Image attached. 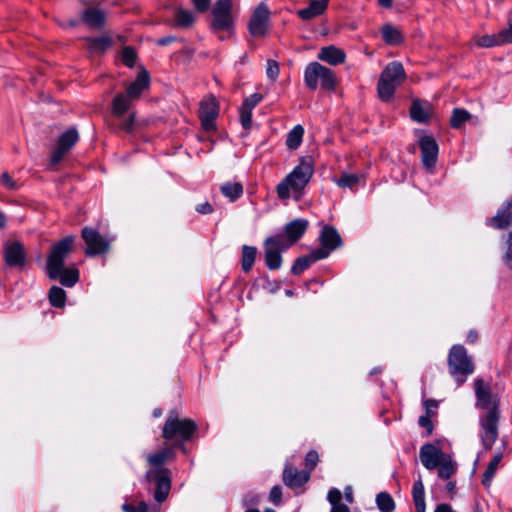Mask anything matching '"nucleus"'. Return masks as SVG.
<instances>
[{"label": "nucleus", "instance_id": "f257e3e1", "mask_svg": "<svg viewBox=\"0 0 512 512\" xmlns=\"http://www.w3.org/2000/svg\"><path fill=\"white\" fill-rule=\"evenodd\" d=\"M474 392L476 407L487 411L479 419L481 443L485 450H491L498 438L500 398L492 392L490 384L482 378L474 380Z\"/></svg>", "mask_w": 512, "mask_h": 512}, {"label": "nucleus", "instance_id": "f03ea898", "mask_svg": "<svg viewBox=\"0 0 512 512\" xmlns=\"http://www.w3.org/2000/svg\"><path fill=\"white\" fill-rule=\"evenodd\" d=\"M198 431L197 423L190 418H181L176 409L169 411L162 428V437L179 447L182 453L187 454L186 443L191 441Z\"/></svg>", "mask_w": 512, "mask_h": 512}, {"label": "nucleus", "instance_id": "7ed1b4c3", "mask_svg": "<svg viewBox=\"0 0 512 512\" xmlns=\"http://www.w3.org/2000/svg\"><path fill=\"white\" fill-rule=\"evenodd\" d=\"M314 174L311 158H302L299 164L277 185V195L281 200L290 198V191L302 193Z\"/></svg>", "mask_w": 512, "mask_h": 512}, {"label": "nucleus", "instance_id": "20e7f679", "mask_svg": "<svg viewBox=\"0 0 512 512\" xmlns=\"http://www.w3.org/2000/svg\"><path fill=\"white\" fill-rule=\"evenodd\" d=\"M447 366L457 387H461L475 371V364L467 349L461 344L453 345L448 352Z\"/></svg>", "mask_w": 512, "mask_h": 512}, {"label": "nucleus", "instance_id": "39448f33", "mask_svg": "<svg viewBox=\"0 0 512 512\" xmlns=\"http://www.w3.org/2000/svg\"><path fill=\"white\" fill-rule=\"evenodd\" d=\"M406 73L401 62L393 61L383 69L378 84L377 91L379 98L384 102H389L394 93L404 80Z\"/></svg>", "mask_w": 512, "mask_h": 512}, {"label": "nucleus", "instance_id": "423d86ee", "mask_svg": "<svg viewBox=\"0 0 512 512\" xmlns=\"http://www.w3.org/2000/svg\"><path fill=\"white\" fill-rule=\"evenodd\" d=\"M486 225L497 230L512 227V195L498 208L496 214L486 220ZM506 251L503 255L504 264L512 270V230L507 234Z\"/></svg>", "mask_w": 512, "mask_h": 512}, {"label": "nucleus", "instance_id": "0eeeda50", "mask_svg": "<svg viewBox=\"0 0 512 512\" xmlns=\"http://www.w3.org/2000/svg\"><path fill=\"white\" fill-rule=\"evenodd\" d=\"M75 236L68 235L53 244L47 256L45 272L50 280H55L59 269L65 266V260L73 250Z\"/></svg>", "mask_w": 512, "mask_h": 512}, {"label": "nucleus", "instance_id": "6e6552de", "mask_svg": "<svg viewBox=\"0 0 512 512\" xmlns=\"http://www.w3.org/2000/svg\"><path fill=\"white\" fill-rule=\"evenodd\" d=\"M304 82L310 90H316L320 85L323 90L333 91L336 87V75L333 70L319 62H312L305 68Z\"/></svg>", "mask_w": 512, "mask_h": 512}, {"label": "nucleus", "instance_id": "1a4fd4ad", "mask_svg": "<svg viewBox=\"0 0 512 512\" xmlns=\"http://www.w3.org/2000/svg\"><path fill=\"white\" fill-rule=\"evenodd\" d=\"M133 102L125 93H118L111 103V114L119 119L118 129L129 134L134 131L135 113H130L126 118H124V115L130 110Z\"/></svg>", "mask_w": 512, "mask_h": 512}, {"label": "nucleus", "instance_id": "9d476101", "mask_svg": "<svg viewBox=\"0 0 512 512\" xmlns=\"http://www.w3.org/2000/svg\"><path fill=\"white\" fill-rule=\"evenodd\" d=\"M211 14L212 19L210 27L214 32H231L234 29L232 0H216L212 7Z\"/></svg>", "mask_w": 512, "mask_h": 512}, {"label": "nucleus", "instance_id": "9b49d317", "mask_svg": "<svg viewBox=\"0 0 512 512\" xmlns=\"http://www.w3.org/2000/svg\"><path fill=\"white\" fill-rule=\"evenodd\" d=\"M81 237L86 244L85 255L94 257L106 254L110 250L112 238L103 236L92 227H84L81 231Z\"/></svg>", "mask_w": 512, "mask_h": 512}, {"label": "nucleus", "instance_id": "f8f14e48", "mask_svg": "<svg viewBox=\"0 0 512 512\" xmlns=\"http://www.w3.org/2000/svg\"><path fill=\"white\" fill-rule=\"evenodd\" d=\"M285 236L274 235L264 241V258L268 269L277 270L282 265V253L288 249Z\"/></svg>", "mask_w": 512, "mask_h": 512}, {"label": "nucleus", "instance_id": "ddd939ff", "mask_svg": "<svg viewBox=\"0 0 512 512\" xmlns=\"http://www.w3.org/2000/svg\"><path fill=\"white\" fill-rule=\"evenodd\" d=\"M320 247L314 249L318 257L327 258L331 252L343 245L342 238L334 226L323 224L318 237Z\"/></svg>", "mask_w": 512, "mask_h": 512}, {"label": "nucleus", "instance_id": "4468645a", "mask_svg": "<svg viewBox=\"0 0 512 512\" xmlns=\"http://www.w3.org/2000/svg\"><path fill=\"white\" fill-rule=\"evenodd\" d=\"M270 10L265 2L259 3L248 22L249 33L256 38L265 37L270 29Z\"/></svg>", "mask_w": 512, "mask_h": 512}, {"label": "nucleus", "instance_id": "2eb2a0df", "mask_svg": "<svg viewBox=\"0 0 512 512\" xmlns=\"http://www.w3.org/2000/svg\"><path fill=\"white\" fill-rule=\"evenodd\" d=\"M146 478L155 485L154 499L158 503L164 502L171 489L170 470L168 468L150 469L146 473Z\"/></svg>", "mask_w": 512, "mask_h": 512}, {"label": "nucleus", "instance_id": "dca6fc26", "mask_svg": "<svg viewBox=\"0 0 512 512\" xmlns=\"http://www.w3.org/2000/svg\"><path fill=\"white\" fill-rule=\"evenodd\" d=\"M199 118L201 126L206 132L216 130V119L219 115V103L215 96L207 95L200 102Z\"/></svg>", "mask_w": 512, "mask_h": 512}, {"label": "nucleus", "instance_id": "f3484780", "mask_svg": "<svg viewBox=\"0 0 512 512\" xmlns=\"http://www.w3.org/2000/svg\"><path fill=\"white\" fill-rule=\"evenodd\" d=\"M3 260L7 267L23 270L28 262L24 245L19 241L6 242L3 247Z\"/></svg>", "mask_w": 512, "mask_h": 512}, {"label": "nucleus", "instance_id": "a211bd4d", "mask_svg": "<svg viewBox=\"0 0 512 512\" xmlns=\"http://www.w3.org/2000/svg\"><path fill=\"white\" fill-rule=\"evenodd\" d=\"M79 141V133L75 127H71L63 132L57 140L56 148L52 151L50 156V164L57 165L64 156L73 148Z\"/></svg>", "mask_w": 512, "mask_h": 512}, {"label": "nucleus", "instance_id": "6ab92c4d", "mask_svg": "<svg viewBox=\"0 0 512 512\" xmlns=\"http://www.w3.org/2000/svg\"><path fill=\"white\" fill-rule=\"evenodd\" d=\"M418 145L421 150V160L427 170H433L438 159L439 146L431 135L419 137Z\"/></svg>", "mask_w": 512, "mask_h": 512}, {"label": "nucleus", "instance_id": "aec40b11", "mask_svg": "<svg viewBox=\"0 0 512 512\" xmlns=\"http://www.w3.org/2000/svg\"><path fill=\"white\" fill-rule=\"evenodd\" d=\"M420 460L423 466L428 470H434L444 460V453L431 443H426L420 448Z\"/></svg>", "mask_w": 512, "mask_h": 512}, {"label": "nucleus", "instance_id": "412c9836", "mask_svg": "<svg viewBox=\"0 0 512 512\" xmlns=\"http://www.w3.org/2000/svg\"><path fill=\"white\" fill-rule=\"evenodd\" d=\"M283 482L291 488L297 489L307 483L310 479L309 471L297 470L291 464H286L283 470Z\"/></svg>", "mask_w": 512, "mask_h": 512}, {"label": "nucleus", "instance_id": "4be33fe9", "mask_svg": "<svg viewBox=\"0 0 512 512\" xmlns=\"http://www.w3.org/2000/svg\"><path fill=\"white\" fill-rule=\"evenodd\" d=\"M308 226V220L302 218L294 219L285 225L282 235L285 236L289 248L305 234Z\"/></svg>", "mask_w": 512, "mask_h": 512}, {"label": "nucleus", "instance_id": "5701e85b", "mask_svg": "<svg viewBox=\"0 0 512 512\" xmlns=\"http://www.w3.org/2000/svg\"><path fill=\"white\" fill-rule=\"evenodd\" d=\"M165 447L161 450L149 454L147 456V462L153 467V469L165 468L163 465L167 461H171L176 457V450L179 449L173 443L168 442Z\"/></svg>", "mask_w": 512, "mask_h": 512}, {"label": "nucleus", "instance_id": "b1692460", "mask_svg": "<svg viewBox=\"0 0 512 512\" xmlns=\"http://www.w3.org/2000/svg\"><path fill=\"white\" fill-rule=\"evenodd\" d=\"M150 85V75L146 70L138 73L136 79L131 82L124 92L133 101L138 100L143 91L148 89Z\"/></svg>", "mask_w": 512, "mask_h": 512}, {"label": "nucleus", "instance_id": "393cba45", "mask_svg": "<svg viewBox=\"0 0 512 512\" xmlns=\"http://www.w3.org/2000/svg\"><path fill=\"white\" fill-rule=\"evenodd\" d=\"M318 58L321 61H324L330 65H339L342 64L346 59L345 52L335 47L334 45L322 47L318 53Z\"/></svg>", "mask_w": 512, "mask_h": 512}, {"label": "nucleus", "instance_id": "a878e982", "mask_svg": "<svg viewBox=\"0 0 512 512\" xmlns=\"http://www.w3.org/2000/svg\"><path fill=\"white\" fill-rule=\"evenodd\" d=\"M328 0H311L308 7L300 9L297 14L302 20H311L327 9Z\"/></svg>", "mask_w": 512, "mask_h": 512}, {"label": "nucleus", "instance_id": "bb28decb", "mask_svg": "<svg viewBox=\"0 0 512 512\" xmlns=\"http://www.w3.org/2000/svg\"><path fill=\"white\" fill-rule=\"evenodd\" d=\"M82 20L90 28L99 29L105 24V14L98 8H88L84 10Z\"/></svg>", "mask_w": 512, "mask_h": 512}, {"label": "nucleus", "instance_id": "cd10ccee", "mask_svg": "<svg viewBox=\"0 0 512 512\" xmlns=\"http://www.w3.org/2000/svg\"><path fill=\"white\" fill-rule=\"evenodd\" d=\"M80 278L79 270L75 266L65 267L59 269L58 276L54 281L58 280L61 285L71 288Z\"/></svg>", "mask_w": 512, "mask_h": 512}, {"label": "nucleus", "instance_id": "c85d7f7f", "mask_svg": "<svg viewBox=\"0 0 512 512\" xmlns=\"http://www.w3.org/2000/svg\"><path fill=\"white\" fill-rule=\"evenodd\" d=\"M318 255L314 250H312L309 254L298 257L295 259L292 267H291V273L293 275H300L305 270H307L313 263L322 260L321 257L316 256Z\"/></svg>", "mask_w": 512, "mask_h": 512}, {"label": "nucleus", "instance_id": "c756f323", "mask_svg": "<svg viewBox=\"0 0 512 512\" xmlns=\"http://www.w3.org/2000/svg\"><path fill=\"white\" fill-rule=\"evenodd\" d=\"M380 31L382 39L387 45L398 46L404 42L401 31L391 24H384Z\"/></svg>", "mask_w": 512, "mask_h": 512}, {"label": "nucleus", "instance_id": "7c9ffc66", "mask_svg": "<svg viewBox=\"0 0 512 512\" xmlns=\"http://www.w3.org/2000/svg\"><path fill=\"white\" fill-rule=\"evenodd\" d=\"M412 499L416 512H426L425 488L421 476L413 483Z\"/></svg>", "mask_w": 512, "mask_h": 512}, {"label": "nucleus", "instance_id": "2f4dec72", "mask_svg": "<svg viewBox=\"0 0 512 512\" xmlns=\"http://www.w3.org/2000/svg\"><path fill=\"white\" fill-rule=\"evenodd\" d=\"M410 117L417 123H427L430 119L429 111L423 106V102L414 99L409 110Z\"/></svg>", "mask_w": 512, "mask_h": 512}, {"label": "nucleus", "instance_id": "473e14b6", "mask_svg": "<svg viewBox=\"0 0 512 512\" xmlns=\"http://www.w3.org/2000/svg\"><path fill=\"white\" fill-rule=\"evenodd\" d=\"M86 42L90 51L104 53L112 45V38L109 36L87 37Z\"/></svg>", "mask_w": 512, "mask_h": 512}, {"label": "nucleus", "instance_id": "72a5a7b5", "mask_svg": "<svg viewBox=\"0 0 512 512\" xmlns=\"http://www.w3.org/2000/svg\"><path fill=\"white\" fill-rule=\"evenodd\" d=\"M503 458V454L501 452L496 453L489 464L487 465L484 473L482 474V484L485 487H489L493 480V477L497 471L498 465Z\"/></svg>", "mask_w": 512, "mask_h": 512}, {"label": "nucleus", "instance_id": "f704fd0d", "mask_svg": "<svg viewBox=\"0 0 512 512\" xmlns=\"http://www.w3.org/2000/svg\"><path fill=\"white\" fill-rule=\"evenodd\" d=\"M362 178V175L349 174L344 172L341 174L339 178L335 179L334 181L340 188H347L350 189L351 191H356Z\"/></svg>", "mask_w": 512, "mask_h": 512}, {"label": "nucleus", "instance_id": "c9c22d12", "mask_svg": "<svg viewBox=\"0 0 512 512\" xmlns=\"http://www.w3.org/2000/svg\"><path fill=\"white\" fill-rule=\"evenodd\" d=\"M257 255V248L254 246L243 245L241 255V267L245 273H248L253 268Z\"/></svg>", "mask_w": 512, "mask_h": 512}, {"label": "nucleus", "instance_id": "e433bc0d", "mask_svg": "<svg viewBox=\"0 0 512 512\" xmlns=\"http://www.w3.org/2000/svg\"><path fill=\"white\" fill-rule=\"evenodd\" d=\"M220 191L231 202H234L242 196L243 185L240 182H226L220 186Z\"/></svg>", "mask_w": 512, "mask_h": 512}, {"label": "nucleus", "instance_id": "4c0bfd02", "mask_svg": "<svg viewBox=\"0 0 512 512\" xmlns=\"http://www.w3.org/2000/svg\"><path fill=\"white\" fill-rule=\"evenodd\" d=\"M471 114L463 108H455L450 118V126L453 129H460L465 122L470 120Z\"/></svg>", "mask_w": 512, "mask_h": 512}, {"label": "nucleus", "instance_id": "58836bf2", "mask_svg": "<svg viewBox=\"0 0 512 512\" xmlns=\"http://www.w3.org/2000/svg\"><path fill=\"white\" fill-rule=\"evenodd\" d=\"M50 304L56 308H62L66 302V292L63 288L52 286L48 293Z\"/></svg>", "mask_w": 512, "mask_h": 512}, {"label": "nucleus", "instance_id": "ea45409f", "mask_svg": "<svg viewBox=\"0 0 512 512\" xmlns=\"http://www.w3.org/2000/svg\"><path fill=\"white\" fill-rule=\"evenodd\" d=\"M304 128L301 125H296L288 134L286 138V145L289 149H297L302 143Z\"/></svg>", "mask_w": 512, "mask_h": 512}, {"label": "nucleus", "instance_id": "a19ab883", "mask_svg": "<svg viewBox=\"0 0 512 512\" xmlns=\"http://www.w3.org/2000/svg\"><path fill=\"white\" fill-rule=\"evenodd\" d=\"M376 504L381 512H392L395 509V502L387 492H380L376 496Z\"/></svg>", "mask_w": 512, "mask_h": 512}, {"label": "nucleus", "instance_id": "79ce46f5", "mask_svg": "<svg viewBox=\"0 0 512 512\" xmlns=\"http://www.w3.org/2000/svg\"><path fill=\"white\" fill-rule=\"evenodd\" d=\"M176 26L188 28L194 23V15L185 9H178L175 12Z\"/></svg>", "mask_w": 512, "mask_h": 512}, {"label": "nucleus", "instance_id": "37998d69", "mask_svg": "<svg viewBox=\"0 0 512 512\" xmlns=\"http://www.w3.org/2000/svg\"><path fill=\"white\" fill-rule=\"evenodd\" d=\"M437 468L438 476L442 479H449L456 471V467L453 462L450 459L445 458Z\"/></svg>", "mask_w": 512, "mask_h": 512}, {"label": "nucleus", "instance_id": "c03bdc74", "mask_svg": "<svg viewBox=\"0 0 512 512\" xmlns=\"http://www.w3.org/2000/svg\"><path fill=\"white\" fill-rule=\"evenodd\" d=\"M121 60L123 64L129 68L134 67L137 60V53L131 46H125L121 52Z\"/></svg>", "mask_w": 512, "mask_h": 512}, {"label": "nucleus", "instance_id": "a18cd8bd", "mask_svg": "<svg viewBox=\"0 0 512 512\" xmlns=\"http://www.w3.org/2000/svg\"><path fill=\"white\" fill-rule=\"evenodd\" d=\"M475 44L478 47L490 48L494 46H500L496 34H486L475 38Z\"/></svg>", "mask_w": 512, "mask_h": 512}, {"label": "nucleus", "instance_id": "49530a36", "mask_svg": "<svg viewBox=\"0 0 512 512\" xmlns=\"http://www.w3.org/2000/svg\"><path fill=\"white\" fill-rule=\"evenodd\" d=\"M252 111V109L246 108L242 105L239 108L240 123L245 130H250L252 128Z\"/></svg>", "mask_w": 512, "mask_h": 512}, {"label": "nucleus", "instance_id": "de8ad7c7", "mask_svg": "<svg viewBox=\"0 0 512 512\" xmlns=\"http://www.w3.org/2000/svg\"><path fill=\"white\" fill-rule=\"evenodd\" d=\"M500 45L512 43V18H509L508 27L496 33Z\"/></svg>", "mask_w": 512, "mask_h": 512}, {"label": "nucleus", "instance_id": "09e8293b", "mask_svg": "<svg viewBox=\"0 0 512 512\" xmlns=\"http://www.w3.org/2000/svg\"><path fill=\"white\" fill-rule=\"evenodd\" d=\"M319 461V455L316 450H310L305 457V467L306 471H309V475L315 469L317 463Z\"/></svg>", "mask_w": 512, "mask_h": 512}, {"label": "nucleus", "instance_id": "8fccbe9b", "mask_svg": "<svg viewBox=\"0 0 512 512\" xmlns=\"http://www.w3.org/2000/svg\"><path fill=\"white\" fill-rule=\"evenodd\" d=\"M279 72H280V69H279L278 62L273 59H268L267 60V68H266L267 77L271 81H276V79L279 76Z\"/></svg>", "mask_w": 512, "mask_h": 512}, {"label": "nucleus", "instance_id": "3c124183", "mask_svg": "<svg viewBox=\"0 0 512 512\" xmlns=\"http://www.w3.org/2000/svg\"><path fill=\"white\" fill-rule=\"evenodd\" d=\"M0 184L5 188L15 191L19 188V184L13 180L8 172H3L0 176Z\"/></svg>", "mask_w": 512, "mask_h": 512}, {"label": "nucleus", "instance_id": "603ef678", "mask_svg": "<svg viewBox=\"0 0 512 512\" xmlns=\"http://www.w3.org/2000/svg\"><path fill=\"white\" fill-rule=\"evenodd\" d=\"M262 99V94L253 93L243 100L242 106L253 110L262 101Z\"/></svg>", "mask_w": 512, "mask_h": 512}, {"label": "nucleus", "instance_id": "864d4df0", "mask_svg": "<svg viewBox=\"0 0 512 512\" xmlns=\"http://www.w3.org/2000/svg\"><path fill=\"white\" fill-rule=\"evenodd\" d=\"M269 500L276 506L282 503V489L279 485L272 487L269 493Z\"/></svg>", "mask_w": 512, "mask_h": 512}, {"label": "nucleus", "instance_id": "5fc2aeb1", "mask_svg": "<svg viewBox=\"0 0 512 512\" xmlns=\"http://www.w3.org/2000/svg\"><path fill=\"white\" fill-rule=\"evenodd\" d=\"M431 417L432 416H429V415H422L418 419L419 426L426 429L427 436L431 435L433 433V429H434L433 423L431 421Z\"/></svg>", "mask_w": 512, "mask_h": 512}, {"label": "nucleus", "instance_id": "6e6d98bb", "mask_svg": "<svg viewBox=\"0 0 512 512\" xmlns=\"http://www.w3.org/2000/svg\"><path fill=\"white\" fill-rule=\"evenodd\" d=\"M148 508V504L144 501L140 502L136 507L128 503L122 505V510L124 512H147Z\"/></svg>", "mask_w": 512, "mask_h": 512}, {"label": "nucleus", "instance_id": "4d7b16f0", "mask_svg": "<svg viewBox=\"0 0 512 512\" xmlns=\"http://www.w3.org/2000/svg\"><path fill=\"white\" fill-rule=\"evenodd\" d=\"M423 406L426 412L425 415L434 416L438 408V401L435 399H426L423 401Z\"/></svg>", "mask_w": 512, "mask_h": 512}, {"label": "nucleus", "instance_id": "13d9d810", "mask_svg": "<svg viewBox=\"0 0 512 512\" xmlns=\"http://www.w3.org/2000/svg\"><path fill=\"white\" fill-rule=\"evenodd\" d=\"M327 499L332 506L339 505L341 503L342 494L337 488H332L327 495Z\"/></svg>", "mask_w": 512, "mask_h": 512}, {"label": "nucleus", "instance_id": "bf43d9fd", "mask_svg": "<svg viewBox=\"0 0 512 512\" xmlns=\"http://www.w3.org/2000/svg\"><path fill=\"white\" fill-rule=\"evenodd\" d=\"M192 3L198 12L204 13L208 11L211 0H192Z\"/></svg>", "mask_w": 512, "mask_h": 512}, {"label": "nucleus", "instance_id": "052dcab7", "mask_svg": "<svg viewBox=\"0 0 512 512\" xmlns=\"http://www.w3.org/2000/svg\"><path fill=\"white\" fill-rule=\"evenodd\" d=\"M195 210L204 215H208L214 212L213 206L209 202H204L201 204H198L195 208Z\"/></svg>", "mask_w": 512, "mask_h": 512}, {"label": "nucleus", "instance_id": "680f3d73", "mask_svg": "<svg viewBox=\"0 0 512 512\" xmlns=\"http://www.w3.org/2000/svg\"><path fill=\"white\" fill-rule=\"evenodd\" d=\"M176 40H177V38L175 36H165V37L159 38L156 41V43L159 46H166V45L173 43Z\"/></svg>", "mask_w": 512, "mask_h": 512}, {"label": "nucleus", "instance_id": "e2e57ef3", "mask_svg": "<svg viewBox=\"0 0 512 512\" xmlns=\"http://www.w3.org/2000/svg\"><path fill=\"white\" fill-rule=\"evenodd\" d=\"M446 491L449 495V497L452 499L456 494V482L455 481H449L446 484Z\"/></svg>", "mask_w": 512, "mask_h": 512}, {"label": "nucleus", "instance_id": "0e129e2a", "mask_svg": "<svg viewBox=\"0 0 512 512\" xmlns=\"http://www.w3.org/2000/svg\"><path fill=\"white\" fill-rule=\"evenodd\" d=\"M479 335L478 332L474 329L470 330L467 334L466 340L470 344H474L478 341Z\"/></svg>", "mask_w": 512, "mask_h": 512}, {"label": "nucleus", "instance_id": "69168bd1", "mask_svg": "<svg viewBox=\"0 0 512 512\" xmlns=\"http://www.w3.org/2000/svg\"><path fill=\"white\" fill-rule=\"evenodd\" d=\"M434 512H456L452 509L451 505L446 503L438 504Z\"/></svg>", "mask_w": 512, "mask_h": 512}, {"label": "nucleus", "instance_id": "338daca9", "mask_svg": "<svg viewBox=\"0 0 512 512\" xmlns=\"http://www.w3.org/2000/svg\"><path fill=\"white\" fill-rule=\"evenodd\" d=\"M330 512H350V509H349V507L347 505L342 503V504H339V505L332 506Z\"/></svg>", "mask_w": 512, "mask_h": 512}, {"label": "nucleus", "instance_id": "774afa93", "mask_svg": "<svg viewBox=\"0 0 512 512\" xmlns=\"http://www.w3.org/2000/svg\"><path fill=\"white\" fill-rule=\"evenodd\" d=\"M381 7L390 8L392 6V0H378Z\"/></svg>", "mask_w": 512, "mask_h": 512}]
</instances>
